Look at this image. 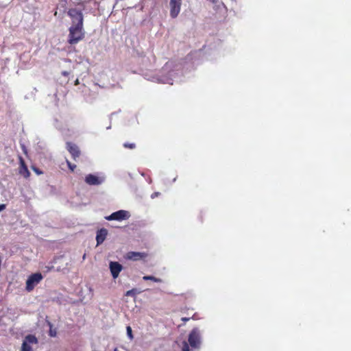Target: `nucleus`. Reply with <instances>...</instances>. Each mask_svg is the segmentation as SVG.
Here are the masks:
<instances>
[{
	"label": "nucleus",
	"mask_w": 351,
	"mask_h": 351,
	"mask_svg": "<svg viewBox=\"0 0 351 351\" xmlns=\"http://www.w3.org/2000/svg\"><path fill=\"white\" fill-rule=\"evenodd\" d=\"M66 149L71 154V155L74 160H77V159L81 155V152L80 150L79 147L73 143L67 142L66 143Z\"/></svg>",
	"instance_id": "1a4fd4ad"
},
{
	"label": "nucleus",
	"mask_w": 351,
	"mask_h": 351,
	"mask_svg": "<svg viewBox=\"0 0 351 351\" xmlns=\"http://www.w3.org/2000/svg\"><path fill=\"white\" fill-rule=\"evenodd\" d=\"M148 256V254L145 252H128L125 255V258L133 261L145 260Z\"/></svg>",
	"instance_id": "6e6552de"
},
{
	"label": "nucleus",
	"mask_w": 351,
	"mask_h": 351,
	"mask_svg": "<svg viewBox=\"0 0 351 351\" xmlns=\"http://www.w3.org/2000/svg\"><path fill=\"white\" fill-rule=\"evenodd\" d=\"M123 147L126 149H134L136 148V145L134 143H125Z\"/></svg>",
	"instance_id": "dca6fc26"
},
{
	"label": "nucleus",
	"mask_w": 351,
	"mask_h": 351,
	"mask_svg": "<svg viewBox=\"0 0 351 351\" xmlns=\"http://www.w3.org/2000/svg\"><path fill=\"white\" fill-rule=\"evenodd\" d=\"M108 235V230L106 228H101L97 230L96 235L97 245H101L106 239Z\"/></svg>",
	"instance_id": "ddd939ff"
},
{
	"label": "nucleus",
	"mask_w": 351,
	"mask_h": 351,
	"mask_svg": "<svg viewBox=\"0 0 351 351\" xmlns=\"http://www.w3.org/2000/svg\"><path fill=\"white\" fill-rule=\"evenodd\" d=\"M127 333H128V335L129 336V337L132 339L133 338V336H132V328L130 326L127 327Z\"/></svg>",
	"instance_id": "6ab92c4d"
},
{
	"label": "nucleus",
	"mask_w": 351,
	"mask_h": 351,
	"mask_svg": "<svg viewBox=\"0 0 351 351\" xmlns=\"http://www.w3.org/2000/svg\"><path fill=\"white\" fill-rule=\"evenodd\" d=\"M6 206L4 204H0V212L5 208Z\"/></svg>",
	"instance_id": "412c9836"
},
{
	"label": "nucleus",
	"mask_w": 351,
	"mask_h": 351,
	"mask_svg": "<svg viewBox=\"0 0 351 351\" xmlns=\"http://www.w3.org/2000/svg\"><path fill=\"white\" fill-rule=\"evenodd\" d=\"M43 278V275L38 272L30 275L26 281V290L27 291H32Z\"/></svg>",
	"instance_id": "7ed1b4c3"
},
{
	"label": "nucleus",
	"mask_w": 351,
	"mask_h": 351,
	"mask_svg": "<svg viewBox=\"0 0 351 351\" xmlns=\"http://www.w3.org/2000/svg\"><path fill=\"white\" fill-rule=\"evenodd\" d=\"M19 174L23 176L24 178H27L30 176V172L27 169V166L25 164V162L22 156H19Z\"/></svg>",
	"instance_id": "9d476101"
},
{
	"label": "nucleus",
	"mask_w": 351,
	"mask_h": 351,
	"mask_svg": "<svg viewBox=\"0 0 351 351\" xmlns=\"http://www.w3.org/2000/svg\"><path fill=\"white\" fill-rule=\"evenodd\" d=\"M78 84H79V81H78V80H76L75 82V84L77 85Z\"/></svg>",
	"instance_id": "bb28decb"
},
{
	"label": "nucleus",
	"mask_w": 351,
	"mask_h": 351,
	"mask_svg": "<svg viewBox=\"0 0 351 351\" xmlns=\"http://www.w3.org/2000/svg\"><path fill=\"white\" fill-rule=\"evenodd\" d=\"M114 351H119V350L116 348L114 349Z\"/></svg>",
	"instance_id": "c756f323"
},
{
	"label": "nucleus",
	"mask_w": 351,
	"mask_h": 351,
	"mask_svg": "<svg viewBox=\"0 0 351 351\" xmlns=\"http://www.w3.org/2000/svg\"><path fill=\"white\" fill-rule=\"evenodd\" d=\"M66 164L69 167V169L73 172L76 168V165L74 164H72L70 161L66 160Z\"/></svg>",
	"instance_id": "f3484780"
},
{
	"label": "nucleus",
	"mask_w": 351,
	"mask_h": 351,
	"mask_svg": "<svg viewBox=\"0 0 351 351\" xmlns=\"http://www.w3.org/2000/svg\"><path fill=\"white\" fill-rule=\"evenodd\" d=\"M181 319L184 322H186L189 321L190 319V318L189 317H182Z\"/></svg>",
	"instance_id": "393cba45"
},
{
	"label": "nucleus",
	"mask_w": 351,
	"mask_h": 351,
	"mask_svg": "<svg viewBox=\"0 0 351 351\" xmlns=\"http://www.w3.org/2000/svg\"><path fill=\"white\" fill-rule=\"evenodd\" d=\"M62 75H64V76L67 77V76L69 75V72H68V71H62Z\"/></svg>",
	"instance_id": "5701e85b"
},
{
	"label": "nucleus",
	"mask_w": 351,
	"mask_h": 351,
	"mask_svg": "<svg viewBox=\"0 0 351 351\" xmlns=\"http://www.w3.org/2000/svg\"><path fill=\"white\" fill-rule=\"evenodd\" d=\"M68 43L73 45L82 40L85 37L83 26H71L69 29Z\"/></svg>",
	"instance_id": "f257e3e1"
},
{
	"label": "nucleus",
	"mask_w": 351,
	"mask_h": 351,
	"mask_svg": "<svg viewBox=\"0 0 351 351\" xmlns=\"http://www.w3.org/2000/svg\"><path fill=\"white\" fill-rule=\"evenodd\" d=\"M188 341L192 348L197 349L199 348L201 343L200 335L197 328H193L191 331L189 335Z\"/></svg>",
	"instance_id": "20e7f679"
},
{
	"label": "nucleus",
	"mask_w": 351,
	"mask_h": 351,
	"mask_svg": "<svg viewBox=\"0 0 351 351\" xmlns=\"http://www.w3.org/2000/svg\"><path fill=\"white\" fill-rule=\"evenodd\" d=\"M85 182L89 185H99L103 182V180L95 175L88 174L85 178Z\"/></svg>",
	"instance_id": "f8f14e48"
},
{
	"label": "nucleus",
	"mask_w": 351,
	"mask_h": 351,
	"mask_svg": "<svg viewBox=\"0 0 351 351\" xmlns=\"http://www.w3.org/2000/svg\"><path fill=\"white\" fill-rule=\"evenodd\" d=\"M159 194H160L159 193L155 192L153 194H152L151 197L154 198V197H157Z\"/></svg>",
	"instance_id": "4be33fe9"
},
{
	"label": "nucleus",
	"mask_w": 351,
	"mask_h": 351,
	"mask_svg": "<svg viewBox=\"0 0 351 351\" xmlns=\"http://www.w3.org/2000/svg\"><path fill=\"white\" fill-rule=\"evenodd\" d=\"M68 15L71 17L72 21V26H83L84 16L80 10L75 8L69 9Z\"/></svg>",
	"instance_id": "f03ea898"
},
{
	"label": "nucleus",
	"mask_w": 351,
	"mask_h": 351,
	"mask_svg": "<svg viewBox=\"0 0 351 351\" xmlns=\"http://www.w3.org/2000/svg\"><path fill=\"white\" fill-rule=\"evenodd\" d=\"M182 0H170L169 1V14L172 19H176L179 15L181 10Z\"/></svg>",
	"instance_id": "39448f33"
},
{
	"label": "nucleus",
	"mask_w": 351,
	"mask_h": 351,
	"mask_svg": "<svg viewBox=\"0 0 351 351\" xmlns=\"http://www.w3.org/2000/svg\"><path fill=\"white\" fill-rule=\"evenodd\" d=\"M138 293V291H137L136 289H132L129 291H128L126 293H125V296H132V297H135L136 295V294Z\"/></svg>",
	"instance_id": "2eb2a0df"
},
{
	"label": "nucleus",
	"mask_w": 351,
	"mask_h": 351,
	"mask_svg": "<svg viewBox=\"0 0 351 351\" xmlns=\"http://www.w3.org/2000/svg\"><path fill=\"white\" fill-rule=\"evenodd\" d=\"M130 217V214L128 211L124 210H120L112 213L110 215L106 216L105 219L108 221H122L124 219H128Z\"/></svg>",
	"instance_id": "423d86ee"
},
{
	"label": "nucleus",
	"mask_w": 351,
	"mask_h": 351,
	"mask_svg": "<svg viewBox=\"0 0 351 351\" xmlns=\"http://www.w3.org/2000/svg\"><path fill=\"white\" fill-rule=\"evenodd\" d=\"M33 170L38 175L42 173V172L39 171L37 168H33Z\"/></svg>",
	"instance_id": "b1692460"
},
{
	"label": "nucleus",
	"mask_w": 351,
	"mask_h": 351,
	"mask_svg": "<svg viewBox=\"0 0 351 351\" xmlns=\"http://www.w3.org/2000/svg\"><path fill=\"white\" fill-rule=\"evenodd\" d=\"M53 268V266H52V267H48L47 271H49V270L52 269Z\"/></svg>",
	"instance_id": "cd10ccee"
},
{
	"label": "nucleus",
	"mask_w": 351,
	"mask_h": 351,
	"mask_svg": "<svg viewBox=\"0 0 351 351\" xmlns=\"http://www.w3.org/2000/svg\"><path fill=\"white\" fill-rule=\"evenodd\" d=\"M56 271H60V268H57V269H56Z\"/></svg>",
	"instance_id": "c85d7f7f"
},
{
	"label": "nucleus",
	"mask_w": 351,
	"mask_h": 351,
	"mask_svg": "<svg viewBox=\"0 0 351 351\" xmlns=\"http://www.w3.org/2000/svg\"><path fill=\"white\" fill-rule=\"evenodd\" d=\"M143 279L144 280H145V281H147V280H152V281H154L155 282H162V279L156 278V277H154L153 276H144L143 277Z\"/></svg>",
	"instance_id": "4468645a"
},
{
	"label": "nucleus",
	"mask_w": 351,
	"mask_h": 351,
	"mask_svg": "<svg viewBox=\"0 0 351 351\" xmlns=\"http://www.w3.org/2000/svg\"><path fill=\"white\" fill-rule=\"evenodd\" d=\"M38 339L33 335H27L22 343L21 351H33L31 344H37Z\"/></svg>",
	"instance_id": "0eeeda50"
},
{
	"label": "nucleus",
	"mask_w": 351,
	"mask_h": 351,
	"mask_svg": "<svg viewBox=\"0 0 351 351\" xmlns=\"http://www.w3.org/2000/svg\"><path fill=\"white\" fill-rule=\"evenodd\" d=\"M23 152L24 153L26 154H27V150H26V148L25 146H23Z\"/></svg>",
	"instance_id": "a878e982"
},
{
	"label": "nucleus",
	"mask_w": 351,
	"mask_h": 351,
	"mask_svg": "<svg viewBox=\"0 0 351 351\" xmlns=\"http://www.w3.org/2000/svg\"><path fill=\"white\" fill-rule=\"evenodd\" d=\"M49 335H50L51 337H56V331L52 330L51 329H50V330H49Z\"/></svg>",
	"instance_id": "aec40b11"
},
{
	"label": "nucleus",
	"mask_w": 351,
	"mask_h": 351,
	"mask_svg": "<svg viewBox=\"0 0 351 351\" xmlns=\"http://www.w3.org/2000/svg\"><path fill=\"white\" fill-rule=\"evenodd\" d=\"M189 343L186 341H183L182 351H189Z\"/></svg>",
	"instance_id": "a211bd4d"
},
{
	"label": "nucleus",
	"mask_w": 351,
	"mask_h": 351,
	"mask_svg": "<svg viewBox=\"0 0 351 351\" xmlns=\"http://www.w3.org/2000/svg\"><path fill=\"white\" fill-rule=\"evenodd\" d=\"M122 265L118 262H110V270L111 274L114 278H117L121 271L122 270Z\"/></svg>",
	"instance_id": "9b49d317"
}]
</instances>
